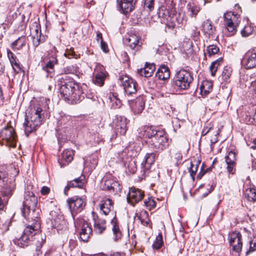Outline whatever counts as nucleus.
Returning <instances> with one entry per match:
<instances>
[{
  "instance_id": "obj_1",
  "label": "nucleus",
  "mask_w": 256,
  "mask_h": 256,
  "mask_svg": "<svg viewBox=\"0 0 256 256\" xmlns=\"http://www.w3.org/2000/svg\"><path fill=\"white\" fill-rule=\"evenodd\" d=\"M60 92L62 96L71 104L77 103L84 98L82 88L72 80L62 83Z\"/></svg>"
},
{
  "instance_id": "obj_2",
  "label": "nucleus",
  "mask_w": 256,
  "mask_h": 256,
  "mask_svg": "<svg viewBox=\"0 0 256 256\" xmlns=\"http://www.w3.org/2000/svg\"><path fill=\"white\" fill-rule=\"evenodd\" d=\"M41 108L34 106L28 108L25 116V120L23 124L24 132L26 136L32 132L37 129L42 124Z\"/></svg>"
},
{
  "instance_id": "obj_3",
  "label": "nucleus",
  "mask_w": 256,
  "mask_h": 256,
  "mask_svg": "<svg viewBox=\"0 0 256 256\" xmlns=\"http://www.w3.org/2000/svg\"><path fill=\"white\" fill-rule=\"evenodd\" d=\"M168 2L160 7L158 14L162 23H165L169 27L174 28L176 22V11L172 0H168Z\"/></svg>"
},
{
  "instance_id": "obj_4",
  "label": "nucleus",
  "mask_w": 256,
  "mask_h": 256,
  "mask_svg": "<svg viewBox=\"0 0 256 256\" xmlns=\"http://www.w3.org/2000/svg\"><path fill=\"white\" fill-rule=\"evenodd\" d=\"M40 228V224L38 220L32 224L28 225L24 228L22 235L14 240V244L21 248L28 246Z\"/></svg>"
},
{
  "instance_id": "obj_5",
  "label": "nucleus",
  "mask_w": 256,
  "mask_h": 256,
  "mask_svg": "<svg viewBox=\"0 0 256 256\" xmlns=\"http://www.w3.org/2000/svg\"><path fill=\"white\" fill-rule=\"evenodd\" d=\"M148 146L154 152H160L166 149L168 145V138L164 130H161L152 140H147Z\"/></svg>"
},
{
  "instance_id": "obj_6",
  "label": "nucleus",
  "mask_w": 256,
  "mask_h": 256,
  "mask_svg": "<svg viewBox=\"0 0 256 256\" xmlns=\"http://www.w3.org/2000/svg\"><path fill=\"white\" fill-rule=\"evenodd\" d=\"M192 80L193 78L189 72L181 70L174 78L173 86L180 90H186L190 87Z\"/></svg>"
},
{
  "instance_id": "obj_7",
  "label": "nucleus",
  "mask_w": 256,
  "mask_h": 256,
  "mask_svg": "<svg viewBox=\"0 0 256 256\" xmlns=\"http://www.w3.org/2000/svg\"><path fill=\"white\" fill-rule=\"evenodd\" d=\"M48 219L50 222V224L52 228H56L58 230L66 228V224L64 217L61 214L60 210L56 206L54 207L50 212Z\"/></svg>"
},
{
  "instance_id": "obj_8",
  "label": "nucleus",
  "mask_w": 256,
  "mask_h": 256,
  "mask_svg": "<svg viewBox=\"0 0 256 256\" xmlns=\"http://www.w3.org/2000/svg\"><path fill=\"white\" fill-rule=\"evenodd\" d=\"M224 24L228 32V36L234 35L237 31L240 20V16L230 12L224 14Z\"/></svg>"
},
{
  "instance_id": "obj_9",
  "label": "nucleus",
  "mask_w": 256,
  "mask_h": 256,
  "mask_svg": "<svg viewBox=\"0 0 256 256\" xmlns=\"http://www.w3.org/2000/svg\"><path fill=\"white\" fill-rule=\"evenodd\" d=\"M0 186L8 194H10L16 188L15 180L14 178H8L6 168L3 166H0Z\"/></svg>"
},
{
  "instance_id": "obj_10",
  "label": "nucleus",
  "mask_w": 256,
  "mask_h": 256,
  "mask_svg": "<svg viewBox=\"0 0 256 256\" xmlns=\"http://www.w3.org/2000/svg\"><path fill=\"white\" fill-rule=\"evenodd\" d=\"M67 204L72 216L74 220V216L84 210L86 205V202L84 198L75 196L68 199Z\"/></svg>"
},
{
  "instance_id": "obj_11",
  "label": "nucleus",
  "mask_w": 256,
  "mask_h": 256,
  "mask_svg": "<svg viewBox=\"0 0 256 256\" xmlns=\"http://www.w3.org/2000/svg\"><path fill=\"white\" fill-rule=\"evenodd\" d=\"M74 226L78 230H80V238L84 242H88L92 234V229L89 224L84 219L79 218L75 220Z\"/></svg>"
},
{
  "instance_id": "obj_12",
  "label": "nucleus",
  "mask_w": 256,
  "mask_h": 256,
  "mask_svg": "<svg viewBox=\"0 0 256 256\" xmlns=\"http://www.w3.org/2000/svg\"><path fill=\"white\" fill-rule=\"evenodd\" d=\"M38 203L37 198L31 192H26L24 196L23 202V214L24 216L28 214L31 210L34 211Z\"/></svg>"
},
{
  "instance_id": "obj_13",
  "label": "nucleus",
  "mask_w": 256,
  "mask_h": 256,
  "mask_svg": "<svg viewBox=\"0 0 256 256\" xmlns=\"http://www.w3.org/2000/svg\"><path fill=\"white\" fill-rule=\"evenodd\" d=\"M0 138L6 144L10 147H15L16 143V136L14 129L12 126H6L0 132Z\"/></svg>"
},
{
  "instance_id": "obj_14",
  "label": "nucleus",
  "mask_w": 256,
  "mask_h": 256,
  "mask_svg": "<svg viewBox=\"0 0 256 256\" xmlns=\"http://www.w3.org/2000/svg\"><path fill=\"white\" fill-rule=\"evenodd\" d=\"M118 80L128 95H132L136 93L137 91L136 83L132 78L126 75H121L120 76Z\"/></svg>"
},
{
  "instance_id": "obj_15",
  "label": "nucleus",
  "mask_w": 256,
  "mask_h": 256,
  "mask_svg": "<svg viewBox=\"0 0 256 256\" xmlns=\"http://www.w3.org/2000/svg\"><path fill=\"white\" fill-rule=\"evenodd\" d=\"M102 189L110 192H118L120 191L122 187L120 184L114 180L111 176H104L102 181Z\"/></svg>"
},
{
  "instance_id": "obj_16",
  "label": "nucleus",
  "mask_w": 256,
  "mask_h": 256,
  "mask_svg": "<svg viewBox=\"0 0 256 256\" xmlns=\"http://www.w3.org/2000/svg\"><path fill=\"white\" fill-rule=\"evenodd\" d=\"M229 243L232 250L238 253L242 247V235L238 232H233L229 234Z\"/></svg>"
},
{
  "instance_id": "obj_17",
  "label": "nucleus",
  "mask_w": 256,
  "mask_h": 256,
  "mask_svg": "<svg viewBox=\"0 0 256 256\" xmlns=\"http://www.w3.org/2000/svg\"><path fill=\"white\" fill-rule=\"evenodd\" d=\"M114 122L116 134L124 135L128 130L127 124L128 120L124 116L116 115L115 116Z\"/></svg>"
},
{
  "instance_id": "obj_18",
  "label": "nucleus",
  "mask_w": 256,
  "mask_h": 256,
  "mask_svg": "<svg viewBox=\"0 0 256 256\" xmlns=\"http://www.w3.org/2000/svg\"><path fill=\"white\" fill-rule=\"evenodd\" d=\"M242 62L248 68H252L256 66V48L249 50L244 54Z\"/></svg>"
},
{
  "instance_id": "obj_19",
  "label": "nucleus",
  "mask_w": 256,
  "mask_h": 256,
  "mask_svg": "<svg viewBox=\"0 0 256 256\" xmlns=\"http://www.w3.org/2000/svg\"><path fill=\"white\" fill-rule=\"evenodd\" d=\"M94 74L95 76L93 80L94 83L100 86H102L106 78L104 67L100 64H97L94 70Z\"/></svg>"
},
{
  "instance_id": "obj_20",
  "label": "nucleus",
  "mask_w": 256,
  "mask_h": 256,
  "mask_svg": "<svg viewBox=\"0 0 256 256\" xmlns=\"http://www.w3.org/2000/svg\"><path fill=\"white\" fill-rule=\"evenodd\" d=\"M144 192L139 189L132 188L128 194L127 200L128 203L132 206L140 201L144 197Z\"/></svg>"
},
{
  "instance_id": "obj_21",
  "label": "nucleus",
  "mask_w": 256,
  "mask_h": 256,
  "mask_svg": "<svg viewBox=\"0 0 256 256\" xmlns=\"http://www.w3.org/2000/svg\"><path fill=\"white\" fill-rule=\"evenodd\" d=\"M225 161L227 164L226 169L229 174H234V167L236 165V154L232 151L228 152V156L225 157Z\"/></svg>"
},
{
  "instance_id": "obj_22",
  "label": "nucleus",
  "mask_w": 256,
  "mask_h": 256,
  "mask_svg": "<svg viewBox=\"0 0 256 256\" xmlns=\"http://www.w3.org/2000/svg\"><path fill=\"white\" fill-rule=\"evenodd\" d=\"M140 136L148 138V140H152L153 138L157 135L160 130H157L153 126H145L140 128Z\"/></svg>"
},
{
  "instance_id": "obj_23",
  "label": "nucleus",
  "mask_w": 256,
  "mask_h": 256,
  "mask_svg": "<svg viewBox=\"0 0 256 256\" xmlns=\"http://www.w3.org/2000/svg\"><path fill=\"white\" fill-rule=\"evenodd\" d=\"M120 11L124 14L130 12L134 8V0H117Z\"/></svg>"
},
{
  "instance_id": "obj_24",
  "label": "nucleus",
  "mask_w": 256,
  "mask_h": 256,
  "mask_svg": "<svg viewBox=\"0 0 256 256\" xmlns=\"http://www.w3.org/2000/svg\"><path fill=\"white\" fill-rule=\"evenodd\" d=\"M100 208L103 214L106 216L108 215L113 208L112 201L108 198H103L102 200H100Z\"/></svg>"
},
{
  "instance_id": "obj_25",
  "label": "nucleus",
  "mask_w": 256,
  "mask_h": 256,
  "mask_svg": "<svg viewBox=\"0 0 256 256\" xmlns=\"http://www.w3.org/2000/svg\"><path fill=\"white\" fill-rule=\"evenodd\" d=\"M144 100L142 97H138L134 101H132L130 104V107L133 112L136 114H140L144 110Z\"/></svg>"
},
{
  "instance_id": "obj_26",
  "label": "nucleus",
  "mask_w": 256,
  "mask_h": 256,
  "mask_svg": "<svg viewBox=\"0 0 256 256\" xmlns=\"http://www.w3.org/2000/svg\"><path fill=\"white\" fill-rule=\"evenodd\" d=\"M140 36L136 34H132L129 36L126 40V44L132 49L138 48L141 42Z\"/></svg>"
},
{
  "instance_id": "obj_27",
  "label": "nucleus",
  "mask_w": 256,
  "mask_h": 256,
  "mask_svg": "<svg viewBox=\"0 0 256 256\" xmlns=\"http://www.w3.org/2000/svg\"><path fill=\"white\" fill-rule=\"evenodd\" d=\"M156 154L154 152L147 153L144 158L143 162L142 163V166L144 170H149L152 164H154L155 161Z\"/></svg>"
},
{
  "instance_id": "obj_28",
  "label": "nucleus",
  "mask_w": 256,
  "mask_h": 256,
  "mask_svg": "<svg viewBox=\"0 0 256 256\" xmlns=\"http://www.w3.org/2000/svg\"><path fill=\"white\" fill-rule=\"evenodd\" d=\"M155 69L156 66L154 64L146 63L143 68L138 70V72L142 76L148 78L152 75Z\"/></svg>"
},
{
  "instance_id": "obj_29",
  "label": "nucleus",
  "mask_w": 256,
  "mask_h": 256,
  "mask_svg": "<svg viewBox=\"0 0 256 256\" xmlns=\"http://www.w3.org/2000/svg\"><path fill=\"white\" fill-rule=\"evenodd\" d=\"M112 230V239L114 242H117L121 238L122 234L118 226L115 218L111 220Z\"/></svg>"
},
{
  "instance_id": "obj_30",
  "label": "nucleus",
  "mask_w": 256,
  "mask_h": 256,
  "mask_svg": "<svg viewBox=\"0 0 256 256\" xmlns=\"http://www.w3.org/2000/svg\"><path fill=\"white\" fill-rule=\"evenodd\" d=\"M135 220H138L144 226H147L150 222L148 212L146 210H142L137 212L134 216Z\"/></svg>"
},
{
  "instance_id": "obj_31",
  "label": "nucleus",
  "mask_w": 256,
  "mask_h": 256,
  "mask_svg": "<svg viewBox=\"0 0 256 256\" xmlns=\"http://www.w3.org/2000/svg\"><path fill=\"white\" fill-rule=\"evenodd\" d=\"M202 30L205 34L209 37L212 36L215 33L216 28L212 25L210 20H206L202 24Z\"/></svg>"
},
{
  "instance_id": "obj_32",
  "label": "nucleus",
  "mask_w": 256,
  "mask_h": 256,
  "mask_svg": "<svg viewBox=\"0 0 256 256\" xmlns=\"http://www.w3.org/2000/svg\"><path fill=\"white\" fill-rule=\"evenodd\" d=\"M7 54L14 70L18 72L20 67L16 56L10 50H7Z\"/></svg>"
},
{
  "instance_id": "obj_33",
  "label": "nucleus",
  "mask_w": 256,
  "mask_h": 256,
  "mask_svg": "<svg viewBox=\"0 0 256 256\" xmlns=\"http://www.w3.org/2000/svg\"><path fill=\"white\" fill-rule=\"evenodd\" d=\"M212 88V82L208 80H204L200 86V92L202 96H206Z\"/></svg>"
},
{
  "instance_id": "obj_34",
  "label": "nucleus",
  "mask_w": 256,
  "mask_h": 256,
  "mask_svg": "<svg viewBox=\"0 0 256 256\" xmlns=\"http://www.w3.org/2000/svg\"><path fill=\"white\" fill-rule=\"evenodd\" d=\"M156 74L160 80H166L170 76V72L167 66H162L158 68Z\"/></svg>"
},
{
  "instance_id": "obj_35",
  "label": "nucleus",
  "mask_w": 256,
  "mask_h": 256,
  "mask_svg": "<svg viewBox=\"0 0 256 256\" xmlns=\"http://www.w3.org/2000/svg\"><path fill=\"white\" fill-rule=\"evenodd\" d=\"M106 228V222L104 220L99 219L94 221V230L98 234H102Z\"/></svg>"
},
{
  "instance_id": "obj_36",
  "label": "nucleus",
  "mask_w": 256,
  "mask_h": 256,
  "mask_svg": "<svg viewBox=\"0 0 256 256\" xmlns=\"http://www.w3.org/2000/svg\"><path fill=\"white\" fill-rule=\"evenodd\" d=\"M58 60L55 56H52L50 58L48 62L43 67V70L48 73H52L54 71V68L55 64H57Z\"/></svg>"
},
{
  "instance_id": "obj_37",
  "label": "nucleus",
  "mask_w": 256,
  "mask_h": 256,
  "mask_svg": "<svg viewBox=\"0 0 256 256\" xmlns=\"http://www.w3.org/2000/svg\"><path fill=\"white\" fill-rule=\"evenodd\" d=\"M188 12L191 16H196L200 10L199 6L194 2H189L187 5Z\"/></svg>"
},
{
  "instance_id": "obj_38",
  "label": "nucleus",
  "mask_w": 256,
  "mask_h": 256,
  "mask_svg": "<svg viewBox=\"0 0 256 256\" xmlns=\"http://www.w3.org/2000/svg\"><path fill=\"white\" fill-rule=\"evenodd\" d=\"M74 152L72 150H66L62 154L61 162H65L68 163L73 160Z\"/></svg>"
},
{
  "instance_id": "obj_39",
  "label": "nucleus",
  "mask_w": 256,
  "mask_h": 256,
  "mask_svg": "<svg viewBox=\"0 0 256 256\" xmlns=\"http://www.w3.org/2000/svg\"><path fill=\"white\" fill-rule=\"evenodd\" d=\"M72 124V118L70 116L64 114L58 120V126L67 127Z\"/></svg>"
},
{
  "instance_id": "obj_40",
  "label": "nucleus",
  "mask_w": 256,
  "mask_h": 256,
  "mask_svg": "<svg viewBox=\"0 0 256 256\" xmlns=\"http://www.w3.org/2000/svg\"><path fill=\"white\" fill-rule=\"evenodd\" d=\"M244 197L250 202L256 201V189L254 188H247L244 192Z\"/></svg>"
},
{
  "instance_id": "obj_41",
  "label": "nucleus",
  "mask_w": 256,
  "mask_h": 256,
  "mask_svg": "<svg viewBox=\"0 0 256 256\" xmlns=\"http://www.w3.org/2000/svg\"><path fill=\"white\" fill-rule=\"evenodd\" d=\"M25 37H20L12 44V48L14 50H20L25 45Z\"/></svg>"
},
{
  "instance_id": "obj_42",
  "label": "nucleus",
  "mask_w": 256,
  "mask_h": 256,
  "mask_svg": "<svg viewBox=\"0 0 256 256\" xmlns=\"http://www.w3.org/2000/svg\"><path fill=\"white\" fill-rule=\"evenodd\" d=\"M110 101L112 102V107L114 108H118L122 106L120 100L118 98L116 94H112L110 96Z\"/></svg>"
},
{
  "instance_id": "obj_43",
  "label": "nucleus",
  "mask_w": 256,
  "mask_h": 256,
  "mask_svg": "<svg viewBox=\"0 0 256 256\" xmlns=\"http://www.w3.org/2000/svg\"><path fill=\"white\" fill-rule=\"evenodd\" d=\"M84 182L82 179V176L76 178L68 182V186L72 188H81L83 186Z\"/></svg>"
},
{
  "instance_id": "obj_44",
  "label": "nucleus",
  "mask_w": 256,
  "mask_h": 256,
  "mask_svg": "<svg viewBox=\"0 0 256 256\" xmlns=\"http://www.w3.org/2000/svg\"><path fill=\"white\" fill-rule=\"evenodd\" d=\"M200 163V161L196 160H194L190 162V166L189 168L188 171L191 176L193 178H194V176L198 170V168Z\"/></svg>"
},
{
  "instance_id": "obj_45",
  "label": "nucleus",
  "mask_w": 256,
  "mask_h": 256,
  "mask_svg": "<svg viewBox=\"0 0 256 256\" xmlns=\"http://www.w3.org/2000/svg\"><path fill=\"white\" fill-rule=\"evenodd\" d=\"M222 58H219L212 63L210 67V70L212 76H214L215 75L216 72L218 70V67L220 66V64L222 63Z\"/></svg>"
},
{
  "instance_id": "obj_46",
  "label": "nucleus",
  "mask_w": 256,
  "mask_h": 256,
  "mask_svg": "<svg viewBox=\"0 0 256 256\" xmlns=\"http://www.w3.org/2000/svg\"><path fill=\"white\" fill-rule=\"evenodd\" d=\"M163 245L162 236L161 234L156 236L152 244V248L154 250L160 249Z\"/></svg>"
},
{
  "instance_id": "obj_47",
  "label": "nucleus",
  "mask_w": 256,
  "mask_h": 256,
  "mask_svg": "<svg viewBox=\"0 0 256 256\" xmlns=\"http://www.w3.org/2000/svg\"><path fill=\"white\" fill-rule=\"evenodd\" d=\"M62 72L65 74H76L78 68L75 65H70L64 68Z\"/></svg>"
},
{
  "instance_id": "obj_48",
  "label": "nucleus",
  "mask_w": 256,
  "mask_h": 256,
  "mask_svg": "<svg viewBox=\"0 0 256 256\" xmlns=\"http://www.w3.org/2000/svg\"><path fill=\"white\" fill-rule=\"evenodd\" d=\"M232 74V68L228 66H225L222 74V79L224 81H227L230 78Z\"/></svg>"
},
{
  "instance_id": "obj_49",
  "label": "nucleus",
  "mask_w": 256,
  "mask_h": 256,
  "mask_svg": "<svg viewBox=\"0 0 256 256\" xmlns=\"http://www.w3.org/2000/svg\"><path fill=\"white\" fill-rule=\"evenodd\" d=\"M32 43L35 47H38L40 44L43 43L45 41V38L44 36H33Z\"/></svg>"
},
{
  "instance_id": "obj_50",
  "label": "nucleus",
  "mask_w": 256,
  "mask_h": 256,
  "mask_svg": "<svg viewBox=\"0 0 256 256\" xmlns=\"http://www.w3.org/2000/svg\"><path fill=\"white\" fill-rule=\"evenodd\" d=\"M144 8L148 12H151L154 8V0H144Z\"/></svg>"
},
{
  "instance_id": "obj_51",
  "label": "nucleus",
  "mask_w": 256,
  "mask_h": 256,
  "mask_svg": "<svg viewBox=\"0 0 256 256\" xmlns=\"http://www.w3.org/2000/svg\"><path fill=\"white\" fill-rule=\"evenodd\" d=\"M206 50L209 56H212L218 52L219 48L216 45L212 44L207 47Z\"/></svg>"
},
{
  "instance_id": "obj_52",
  "label": "nucleus",
  "mask_w": 256,
  "mask_h": 256,
  "mask_svg": "<svg viewBox=\"0 0 256 256\" xmlns=\"http://www.w3.org/2000/svg\"><path fill=\"white\" fill-rule=\"evenodd\" d=\"M144 204L150 210L156 206V202L152 198H148L144 201Z\"/></svg>"
},
{
  "instance_id": "obj_53",
  "label": "nucleus",
  "mask_w": 256,
  "mask_h": 256,
  "mask_svg": "<svg viewBox=\"0 0 256 256\" xmlns=\"http://www.w3.org/2000/svg\"><path fill=\"white\" fill-rule=\"evenodd\" d=\"M252 32V28L249 26H245L244 28L242 30L241 33L242 36L247 37Z\"/></svg>"
},
{
  "instance_id": "obj_54",
  "label": "nucleus",
  "mask_w": 256,
  "mask_h": 256,
  "mask_svg": "<svg viewBox=\"0 0 256 256\" xmlns=\"http://www.w3.org/2000/svg\"><path fill=\"white\" fill-rule=\"evenodd\" d=\"M256 250V241L251 240L250 242V248L248 251L246 252L248 254L250 252H252Z\"/></svg>"
},
{
  "instance_id": "obj_55",
  "label": "nucleus",
  "mask_w": 256,
  "mask_h": 256,
  "mask_svg": "<svg viewBox=\"0 0 256 256\" xmlns=\"http://www.w3.org/2000/svg\"><path fill=\"white\" fill-rule=\"evenodd\" d=\"M218 134H219V132L218 131H216L214 133L213 136H211L210 140V142H211V144H211L212 146L213 144H216L218 142Z\"/></svg>"
},
{
  "instance_id": "obj_56",
  "label": "nucleus",
  "mask_w": 256,
  "mask_h": 256,
  "mask_svg": "<svg viewBox=\"0 0 256 256\" xmlns=\"http://www.w3.org/2000/svg\"><path fill=\"white\" fill-rule=\"evenodd\" d=\"M76 241L74 240L70 239L69 241V248L70 250H72L76 247Z\"/></svg>"
},
{
  "instance_id": "obj_57",
  "label": "nucleus",
  "mask_w": 256,
  "mask_h": 256,
  "mask_svg": "<svg viewBox=\"0 0 256 256\" xmlns=\"http://www.w3.org/2000/svg\"><path fill=\"white\" fill-rule=\"evenodd\" d=\"M50 188L46 186H43L40 190L41 194L43 195L47 194L50 192Z\"/></svg>"
},
{
  "instance_id": "obj_58",
  "label": "nucleus",
  "mask_w": 256,
  "mask_h": 256,
  "mask_svg": "<svg viewBox=\"0 0 256 256\" xmlns=\"http://www.w3.org/2000/svg\"><path fill=\"white\" fill-rule=\"evenodd\" d=\"M100 43L101 48L102 50L105 52H108V50L106 44L104 42V40L100 42Z\"/></svg>"
},
{
  "instance_id": "obj_59",
  "label": "nucleus",
  "mask_w": 256,
  "mask_h": 256,
  "mask_svg": "<svg viewBox=\"0 0 256 256\" xmlns=\"http://www.w3.org/2000/svg\"><path fill=\"white\" fill-rule=\"evenodd\" d=\"M94 142L96 143H99L100 141V138L98 134H94Z\"/></svg>"
},
{
  "instance_id": "obj_60",
  "label": "nucleus",
  "mask_w": 256,
  "mask_h": 256,
  "mask_svg": "<svg viewBox=\"0 0 256 256\" xmlns=\"http://www.w3.org/2000/svg\"><path fill=\"white\" fill-rule=\"evenodd\" d=\"M96 40L98 42H100L103 40L102 34L100 32H98L96 34Z\"/></svg>"
},
{
  "instance_id": "obj_61",
  "label": "nucleus",
  "mask_w": 256,
  "mask_h": 256,
  "mask_svg": "<svg viewBox=\"0 0 256 256\" xmlns=\"http://www.w3.org/2000/svg\"><path fill=\"white\" fill-rule=\"evenodd\" d=\"M34 32H35V34L34 36H39V35L42 36L40 29L37 26H36V28L34 30Z\"/></svg>"
},
{
  "instance_id": "obj_62",
  "label": "nucleus",
  "mask_w": 256,
  "mask_h": 256,
  "mask_svg": "<svg viewBox=\"0 0 256 256\" xmlns=\"http://www.w3.org/2000/svg\"><path fill=\"white\" fill-rule=\"evenodd\" d=\"M210 129H211L210 128H208V127L204 128L202 131V134L203 136L206 135L209 132V131L210 130Z\"/></svg>"
},
{
  "instance_id": "obj_63",
  "label": "nucleus",
  "mask_w": 256,
  "mask_h": 256,
  "mask_svg": "<svg viewBox=\"0 0 256 256\" xmlns=\"http://www.w3.org/2000/svg\"><path fill=\"white\" fill-rule=\"evenodd\" d=\"M176 158L178 160H181L182 158V154L180 152H177L176 154Z\"/></svg>"
},
{
  "instance_id": "obj_64",
  "label": "nucleus",
  "mask_w": 256,
  "mask_h": 256,
  "mask_svg": "<svg viewBox=\"0 0 256 256\" xmlns=\"http://www.w3.org/2000/svg\"><path fill=\"white\" fill-rule=\"evenodd\" d=\"M94 162L92 164V168H95L98 164L97 158L96 157L93 158Z\"/></svg>"
}]
</instances>
